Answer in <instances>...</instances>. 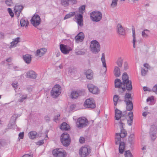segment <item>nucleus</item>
I'll return each mask as SVG.
<instances>
[{
	"label": "nucleus",
	"mask_w": 157,
	"mask_h": 157,
	"mask_svg": "<svg viewBox=\"0 0 157 157\" xmlns=\"http://www.w3.org/2000/svg\"><path fill=\"white\" fill-rule=\"evenodd\" d=\"M20 38L17 37L13 40V41L11 43V47H13L15 45L17 44L20 41Z\"/></svg>",
	"instance_id": "30"
},
{
	"label": "nucleus",
	"mask_w": 157,
	"mask_h": 157,
	"mask_svg": "<svg viewBox=\"0 0 157 157\" xmlns=\"http://www.w3.org/2000/svg\"><path fill=\"white\" fill-rule=\"evenodd\" d=\"M85 74L87 79H91L93 76V72L92 70H88L86 71Z\"/></svg>",
	"instance_id": "20"
},
{
	"label": "nucleus",
	"mask_w": 157,
	"mask_h": 157,
	"mask_svg": "<svg viewBox=\"0 0 157 157\" xmlns=\"http://www.w3.org/2000/svg\"><path fill=\"white\" fill-rule=\"evenodd\" d=\"M121 114H117L115 113V117L116 120H119L121 118Z\"/></svg>",
	"instance_id": "46"
},
{
	"label": "nucleus",
	"mask_w": 157,
	"mask_h": 157,
	"mask_svg": "<svg viewBox=\"0 0 157 157\" xmlns=\"http://www.w3.org/2000/svg\"><path fill=\"white\" fill-rule=\"evenodd\" d=\"M77 21L79 25L80 26H82V19H77Z\"/></svg>",
	"instance_id": "48"
},
{
	"label": "nucleus",
	"mask_w": 157,
	"mask_h": 157,
	"mask_svg": "<svg viewBox=\"0 0 157 157\" xmlns=\"http://www.w3.org/2000/svg\"><path fill=\"white\" fill-rule=\"evenodd\" d=\"M44 142V140H40L38 142L37 144L39 145H41L43 144Z\"/></svg>",
	"instance_id": "62"
},
{
	"label": "nucleus",
	"mask_w": 157,
	"mask_h": 157,
	"mask_svg": "<svg viewBox=\"0 0 157 157\" xmlns=\"http://www.w3.org/2000/svg\"><path fill=\"white\" fill-rule=\"evenodd\" d=\"M87 88L90 92L94 94H98L99 93V90L98 88L91 84H88Z\"/></svg>",
	"instance_id": "11"
},
{
	"label": "nucleus",
	"mask_w": 157,
	"mask_h": 157,
	"mask_svg": "<svg viewBox=\"0 0 157 157\" xmlns=\"http://www.w3.org/2000/svg\"><path fill=\"white\" fill-rule=\"evenodd\" d=\"M23 8V7L22 6H15L14 8V10L21 12Z\"/></svg>",
	"instance_id": "40"
},
{
	"label": "nucleus",
	"mask_w": 157,
	"mask_h": 157,
	"mask_svg": "<svg viewBox=\"0 0 157 157\" xmlns=\"http://www.w3.org/2000/svg\"><path fill=\"white\" fill-rule=\"evenodd\" d=\"M153 91L157 94V84L155 85L153 87Z\"/></svg>",
	"instance_id": "52"
},
{
	"label": "nucleus",
	"mask_w": 157,
	"mask_h": 157,
	"mask_svg": "<svg viewBox=\"0 0 157 157\" xmlns=\"http://www.w3.org/2000/svg\"><path fill=\"white\" fill-rule=\"evenodd\" d=\"M22 157H33V156L31 155L26 154L24 155Z\"/></svg>",
	"instance_id": "64"
},
{
	"label": "nucleus",
	"mask_w": 157,
	"mask_h": 157,
	"mask_svg": "<svg viewBox=\"0 0 157 157\" xmlns=\"http://www.w3.org/2000/svg\"><path fill=\"white\" fill-rule=\"evenodd\" d=\"M128 115L129 116V119H133V115L132 112H129L128 113Z\"/></svg>",
	"instance_id": "51"
},
{
	"label": "nucleus",
	"mask_w": 157,
	"mask_h": 157,
	"mask_svg": "<svg viewBox=\"0 0 157 157\" xmlns=\"http://www.w3.org/2000/svg\"><path fill=\"white\" fill-rule=\"evenodd\" d=\"M85 6L83 5L80 7L79 8V12L80 13H82V11L85 10Z\"/></svg>",
	"instance_id": "53"
},
{
	"label": "nucleus",
	"mask_w": 157,
	"mask_h": 157,
	"mask_svg": "<svg viewBox=\"0 0 157 157\" xmlns=\"http://www.w3.org/2000/svg\"><path fill=\"white\" fill-rule=\"evenodd\" d=\"M124 69L125 70H126L128 68V64L126 62H125L124 64Z\"/></svg>",
	"instance_id": "54"
},
{
	"label": "nucleus",
	"mask_w": 157,
	"mask_h": 157,
	"mask_svg": "<svg viewBox=\"0 0 157 157\" xmlns=\"http://www.w3.org/2000/svg\"><path fill=\"white\" fill-rule=\"evenodd\" d=\"M133 119H130V120L128 121V123L129 125H131L132 123Z\"/></svg>",
	"instance_id": "59"
},
{
	"label": "nucleus",
	"mask_w": 157,
	"mask_h": 157,
	"mask_svg": "<svg viewBox=\"0 0 157 157\" xmlns=\"http://www.w3.org/2000/svg\"><path fill=\"white\" fill-rule=\"evenodd\" d=\"M114 74L115 76L117 77H118L121 75L120 70L118 67L115 66L114 67Z\"/></svg>",
	"instance_id": "21"
},
{
	"label": "nucleus",
	"mask_w": 157,
	"mask_h": 157,
	"mask_svg": "<svg viewBox=\"0 0 157 157\" xmlns=\"http://www.w3.org/2000/svg\"><path fill=\"white\" fill-rule=\"evenodd\" d=\"M53 155L55 157H65L66 152L61 149H55L52 152Z\"/></svg>",
	"instance_id": "5"
},
{
	"label": "nucleus",
	"mask_w": 157,
	"mask_h": 157,
	"mask_svg": "<svg viewBox=\"0 0 157 157\" xmlns=\"http://www.w3.org/2000/svg\"><path fill=\"white\" fill-rule=\"evenodd\" d=\"M30 21L33 26L36 27L40 24L41 20L39 15L35 14L31 19Z\"/></svg>",
	"instance_id": "9"
},
{
	"label": "nucleus",
	"mask_w": 157,
	"mask_h": 157,
	"mask_svg": "<svg viewBox=\"0 0 157 157\" xmlns=\"http://www.w3.org/2000/svg\"><path fill=\"white\" fill-rule=\"evenodd\" d=\"M61 141V142L62 144L65 147H67L70 144L71 140L70 139H64L63 140H62Z\"/></svg>",
	"instance_id": "25"
},
{
	"label": "nucleus",
	"mask_w": 157,
	"mask_h": 157,
	"mask_svg": "<svg viewBox=\"0 0 157 157\" xmlns=\"http://www.w3.org/2000/svg\"><path fill=\"white\" fill-rule=\"evenodd\" d=\"M154 98L153 97L150 98H148L147 99V102L150 101L151 102H152Z\"/></svg>",
	"instance_id": "58"
},
{
	"label": "nucleus",
	"mask_w": 157,
	"mask_h": 157,
	"mask_svg": "<svg viewBox=\"0 0 157 157\" xmlns=\"http://www.w3.org/2000/svg\"><path fill=\"white\" fill-rule=\"evenodd\" d=\"M5 3L8 6H13V3L12 0H6Z\"/></svg>",
	"instance_id": "43"
},
{
	"label": "nucleus",
	"mask_w": 157,
	"mask_h": 157,
	"mask_svg": "<svg viewBox=\"0 0 157 157\" xmlns=\"http://www.w3.org/2000/svg\"><path fill=\"white\" fill-rule=\"evenodd\" d=\"M90 16L92 21L98 22L101 20L102 14L100 11H95L90 13Z\"/></svg>",
	"instance_id": "4"
},
{
	"label": "nucleus",
	"mask_w": 157,
	"mask_h": 157,
	"mask_svg": "<svg viewBox=\"0 0 157 157\" xmlns=\"http://www.w3.org/2000/svg\"><path fill=\"white\" fill-rule=\"evenodd\" d=\"M134 135L133 134H131L128 138V141L131 144L134 142Z\"/></svg>",
	"instance_id": "37"
},
{
	"label": "nucleus",
	"mask_w": 157,
	"mask_h": 157,
	"mask_svg": "<svg viewBox=\"0 0 157 157\" xmlns=\"http://www.w3.org/2000/svg\"><path fill=\"white\" fill-rule=\"evenodd\" d=\"M68 139H70L69 135L67 133L64 132L61 136V140Z\"/></svg>",
	"instance_id": "33"
},
{
	"label": "nucleus",
	"mask_w": 157,
	"mask_h": 157,
	"mask_svg": "<svg viewBox=\"0 0 157 157\" xmlns=\"http://www.w3.org/2000/svg\"><path fill=\"white\" fill-rule=\"evenodd\" d=\"M126 103V108L127 110L131 111L133 109V105L132 101L129 100L128 101H124Z\"/></svg>",
	"instance_id": "18"
},
{
	"label": "nucleus",
	"mask_w": 157,
	"mask_h": 157,
	"mask_svg": "<svg viewBox=\"0 0 157 157\" xmlns=\"http://www.w3.org/2000/svg\"><path fill=\"white\" fill-rule=\"evenodd\" d=\"M60 128L63 131L67 130L69 128V126L66 123L64 122L60 125Z\"/></svg>",
	"instance_id": "22"
},
{
	"label": "nucleus",
	"mask_w": 157,
	"mask_h": 157,
	"mask_svg": "<svg viewBox=\"0 0 157 157\" xmlns=\"http://www.w3.org/2000/svg\"><path fill=\"white\" fill-rule=\"evenodd\" d=\"M27 98V94H25L22 95L20 97V98L18 99V101L20 102H22L25 100Z\"/></svg>",
	"instance_id": "38"
},
{
	"label": "nucleus",
	"mask_w": 157,
	"mask_h": 157,
	"mask_svg": "<svg viewBox=\"0 0 157 157\" xmlns=\"http://www.w3.org/2000/svg\"><path fill=\"white\" fill-rule=\"evenodd\" d=\"M26 75L27 78L34 79L36 78L37 75L34 71H30L27 72Z\"/></svg>",
	"instance_id": "17"
},
{
	"label": "nucleus",
	"mask_w": 157,
	"mask_h": 157,
	"mask_svg": "<svg viewBox=\"0 0 157 157\" xmlns=\"http://www.w3.org/2000/svg\"><path fill=\"white\" fill-rule=\"evenodd\" d=\"M131 94L129 93H126L124 96V101H128L129 100L132 101V98L131 97Z\"/></svg>",
	"instance_id": "29"
},
{
	"label": "nucleus",
	"mask_w": 157,
	"mask_h": 157,
	"mask_svg": "<svg viewBox=\"0 0 157 157\" xmlns=\"http://www.w3.org/2000/svg\"><path fill=\"white\" fill-rule=\"evenodd\" d=\"M15 14V15H16L18 17L19 16L21 12L18 11L16 10H14Z\"/></svg>",
	"instance_id": "63"
},
{
	"label": "nucleus",
	"mask_w": 157,
	"mask_h": 157,
	"mask_svg": "<svg viewBox=\"0 0 157 157\" xmlns=\"http://www.w3.org/2000/svg\"><path fill=\"white\" fill-rule=\"evenodd\" d=\"M127 132L124 129H121L120 133H117L116 134L115 144H119L121 140V138H123L126 136Z\"/></svg>",
	"instance_id": "8"
},
{
	"label": "nucleus",
	"mask_w": 157,
	"mask_h": 157,
	"mask_svg": "<svg viewBox=\"0 0 157 157\" xmlns=\"http://www.w3.org/2000/svg\"><path fill=\"white\" fill-rule=\"evenodd\" d=\"M91 152V149L89 147H82L79 150V154L82 157H86Z\"/></svg>",
	"instance_id": "6"
},
{
	"label": "nucleus",
	"mask_w": 157,
	"mask_h": 157,
	"mask_svg": "<svg viewBox=\"0 0 157 157\" xmlns=\"http://www.w3.org/2000/svg\"><path fill=\"white\" fill-rule=\"evenodd\" d=\"M150 31L149 30L145 29L142 32V36L144 38H147L149 36Z\"/></svg>",
	"instance_id": "27"
},
{
	"label": "nucleus",
	"mask_w": 157,
	"mask_h": 157,
	"mask_svg": "<svg viewBox=\"0 0 157 157\" xmlns=\"http://www.w3.org/2000/svg\"><path fill=\"white\" fill-rule=\"evenodd\" d=\"M75 53L76 55H83L84 54L85 52H83L81 51H76L75 52Z\"/></svg>",
	"instance_id": "50"
},
{
	"label": "nucleus",
	"mask_w": 157,
	"mask_h": 157,
	"mask_svg": "<svg viewBox=\"0 0 157 157\" xmlns=\"http://www.w3.org/2000/svg\"><path fill=\"white\" fill-rule=\"evenodd\" d=\"M118 0H112L110 6L112 8H114L117 6V4Z\"/></svg>",
	"instance_id": "39"
},
{
	"label": "nucleus",
	"mask_w": 157,
	"mask_h": 157,
	"mask_svg": "<svg viewBox=\"0 0 157 157\" xmlns=\"http://www.w3.org/2000/svg\"><path fill=\"white\" fill-rule=\"evenodd\" d=\"M147 69L145 70L144 69H142L141 75L142 76H145L147 74Z\"/></svg>",
	"instance_id": "47"
},
{
	"label": "nucleus",
	"mask_w": 157,
	"mask_h": 157,
	"mask_svg": "<svg viewBox=\"0 0 157 157\" xmlns=\"http://www.w3.org/2000/svg\"><path fill=\"white\" fill-rule=\"evenodd\" d=\"M23 58L25 63L27 64H29L31 62L32 56L30 55L26 54L23 56Z\"/></svg>",
	"instance_id": "15"
},
{
	"label": "nucleus",
	"mask_w": 157,
	"mask_h": 157,
	"mask_svg": "<svg viewBox=\"0 0 157 157\" xmlns=\"http://www.w3.org/2000/svg\"><path fill=\"white\" fill-rule=\"evenodd\" d=\"M132 37H133V46L134 48L136 47L135 42H136V35L135 31L134 28L132 29Z\"/></svg>",
	"instance_id": "28"
},
{
	"label": "nucleus",
	"mask_w": 157,
	"mask_h": 157,
	"mask_svg": "<svg viewBox=\"0 0 157 157\" xmlns=\"http://www.w3.org/2000/svg\"><path fill=\"white\" fill-rule=\"evenodd\" d=\"M5 34L3 33L0 32V39H3L4 37Z\"/></svg>",
	"instance_id": "60"
},
{
	"label": "nucleus",
	"mask_w": 157,
	"mask_h": 157,
	"mask_svg": "<svg viewBox=\"0 0 157 157\" xmlns=\"http://www.w3.org/2000/svg\"><path fill=\"white\" fill-rule=\"evenodd\" d=\"M101 60L102 63V65L103 67H106V63L105 62V56L104 53L102 54V56L101 58Z\"/></svg>",
	"instance_id": "35"
},
{
	"label": "nucleus",
	"mask_w": 157,
	"mask_h": 157,
	"mask_svg": "<svg viewBox=\"0 0 157 157\" xmlns=\"http://www.w3.org/2000/svg\"><path fill=\"white\" fill-rule=\"evenodd\" d=\"M124 155L125 157H132V155L129 150L125 151Z\"/></svg>",
	"instance_id": "44"
},
{
	"label": "nucleus",
	"mask_w": 157,
	"mask_h": 157,
	"mask_svg": "<svg viewBox=\"0 0 157 157\" xmlns=\"http://www.w3.org/2000/svg\"><path fill=\"white\" fill-rule=\"evenodd\" d=\"M149 134L151 140L152 141H154L157 137L156 133H149Z\"/></svg>",
	"instance_id": "41"
},
{
	"label": "nucleus",
	"mask_w": 157,
	"mask_h": 157,
	"mask_svg": "<svg viewBox=\"0 0 157 157\" xmlns=\"http://www.w3.org/2000/svg\"><path fill=\"white\" fill-rule=\"evenodd\" d=\"M84 37V34L82 32H81L75 36V40L76 43H78L83 41Z\"/></svg>",
	"instance_id": "13"
},
{
	"label": "nucleus",
	"mask_w": 157,
	"mask_h": 157,
	"mask_svg": "<svg viewBox=\"0 0 157 157\" xmlns=\"http://www.w3.org/2000/svg\"><path fill=\"white\" fill-rule=\"evenodd\" d=\"M90 48L93 53H97L100 50V46L99 43L96 40L92 41L90 45Z\"/></svg>",
	"instance_id": "2"
},
{
	"label": "nucleus",
	"mask_w": 157,
	"mask_h": 157,
	"mask_svg": "<svg viewBox=\"0 0 157 157\" xmlns=\"http://www.w3.org/2000/svg\"><path fill=\"white\" fill-rule=\"evenodd\" d=\"M28 136L29 138L31 139H34L38 136V135L35 131L30 132L28 133Z\"/></svg>",
	"instance_id": "19"
},
{
	"label": "nucleus",
	"mask_w": 157,
	"mask_h": 157,
	"mask_svg": "<svg viewBox=\"0 0 157 157\" xmlns=\"http://www.w3.org/2000/svg\"><path fill=\"white\" fill-rule=\"evenodd\" d=\"M119 153L122 154L124 151V149L125 147V144L123 142H121L119 143Z\"/></svg>",
	"instance_id": "23"
},
{
	"label": "nucleus",
	"mask_w": 157,
	"mask_h": 157,
	"mask_svg": "<svg viewBox=\"0 0 157 157\" xmlns=\"http://www.w3.org/2000/svg\"><path fill=\"white\" fill-rule=\"evenodd\" d=\"M29 23L27 21H26L24 18H22L20 20V24L21 26H27Z\"/></svg>",
	"instance_id": "31"
},
{
	"label": "nucleus",
	"mask_w": 157,
	"mask_h": 157,
	"mask_svg": "<svg viewBox=\"0 0 157 157\" xmlns=\"http://www.w3.org/2000/svg\"><path fill=\"white\" fill-rule=\"evenodd\" d=\"M12 86L15 89H17L18 86L17 82H15L14 83H13L12 84Z\"/></svg>",
	"instance_id": "56"
},
{
	"label": "nucleus",
	"mask_w": 157,
	"mask_h": 157,
	"mask_svg": "<svg viewBox=\"0 0 157 157\" xmlns=\"http://www.w3.org/2000/svg\"><path fill=\"white\" fill-rule=\"evenodd\" d=\"M123 62V59L121 57L118 58L117 60V64L118 67H121L122 66V63Z\"/></svg>",
	"instance_id": "32"
},
{
	"label": "nucleus",
	"mask_w": 157,
	"mask_h": 157,
	"mask_svg": "<svg viewBox=\"0 0 157 157\" xmlns=\"http://www.w3.org/2000/svg\"><path fill=\"white\" fill-rule=\"evenodd\" d=\"M87 120L84 117L78 118L76 122V126L79 128L85 127L87 125Z\"/></svg>",
	"instance_id": "7"
},
{
	"label": "nucleus",
	"mask_w": 157,
	"mask_h": 157,
	"mask_svg": "<svg viewBox=\"0 0 157 157\" xmlns=\"http://www.w3.org/2000/svg\"><path fill=\"white\" fill-rule=\"evenodd\" d=\"M62 5L64 6H67L69 5V0H61Z\"/></svg>",
	"instance_id": "42"
},
{
	"label": "nucleus",
	"mask_w": 157,
	"mask_h": 157,
	"mask_svg": "<svg viewBox=\"0 0 157 157\" xmlns=\"http://www.w3.org/2000/svg\"><path fill=\"white\" fill-rule=\"evenodd\" d=\"M79 142L80 143H83L85 142V138L84 137H81L79 139Z\"/></svg>",
	"instance_id": "57"
},
{
	"label": "nucleus",
	"mask_w": 157,
	"mask_h": 157,
	"mask_svg": "<svg viewBox=\"0 0 157 157\" xmlns=\"http://www.w3.org/2000/svg\"><path fill=\"white\" fill-rule=\"evenodd\" d=\"M113 100L114 105L115 106H117V103L118 101H122L121 99H120L119 96L117 95H115L114 96Z\"/></svg>",
	"instance_id": "24"
},
{
	"label": "nucleus",
	"mask_w": 157,
	"mask_h": 157,
	"mask_svg": "<svg viewBox=\"0 0 157 157\" xmlns=\"http://www.w3.org/2000/svg\"><path fill=\"white\" fill-rule=\"evenodd\" d=\"M78 96V93L76 91H73L71 94V97L72 99H75Z\"/></svg>",
	"instance_id": "34"
},
{
	"label": "nucleus",
	"mask_w": 157,
	"mask_h": 157,
	"mask_svg": "<svg viewBox=\"0 0 157 157\" xmlns=\"http://www.w3.org/2000/svg\"><path fill=\"white\" fill-rule=\"evenodd\" d=\"M75 12H71L68 14H66L64 18V19L65 20L75 15Z\"/></svg>",
	"instance_id": "36"
},
{
	"label": "nucleus",
	"mask_w": 157,
	"mask_h": 157,
	"mask_svg": "<svg viewBox=\"0 0 157 157\" xmlns=\"http://www.w3.org/2000/svg\"><path fill=\"white\" fill-rule=\"evenodd\" d=\"M69 5L70 4L73 5L76 4L77 3L76 0H69Z\"/></svg>",
	"instance_id": "49"
},
{
	"label": "nucleus",
	"mask_w": 157,
	"mask_h": 157,
	"mask_svg": "<svg viewBox=\"0 0 157 157\" xmlns=\"http://www.w3.org/2000/svg\"><path fill=\"white\" fill-rule=\"evenodd\" d=\"M8 12L9 13L11 17H13L14 16V13H13L11 9L10 8H8Z\"/></svg>",
	"instance_id": "45"
},
{
	"label": "nucleus",
	"mask_w": 157,
	"mask_h": 157,
	"mask_svg": "<svg viewBox=\"0 0 157 157\" xmlns=\"http://www.w3.org/2000/svg\"><path fill=\"white\" fill-rule=\"evenodd\" d=\"M47 51V49L45 48L38 49L36 51V55L41 57L45 54Z\"/></svg>",
	"instance_id": "16"
},
{
	"label": "nucleus",
	"mask_w": 157,
	"mask_h": 157,
	"mask_svg": "<svg viewBox=\"0 0 157 157\" xmlns=\"http://www.w3.org/2000/svg\"><path fill=\"white\" fill-rule=\"evenodd\" d=\"M122 82L120 79L117 78L115 81V86L116 88H120L121 87L123 91L126 89L130 91L132 90V82L128 79V76L126 72L124 73L122 77Z\"/></svg>",
	"instance_id": "1"
},
{
	"label": "nucleus",
	"mask_w": 157,
	"mask_h": 157,
	"mask_svg": "<svg viewBox=\"0 0 157 157\" xmlns=\"http://www.w3.org/2000/svg\"><path fill=\"white\" fill-rule=\"evenodd\" d=\"M157 127L155 125H151L150 127L149 133H157Z\"/></svg>",
	"instance_id": "26"
},
{
	"label": "nucleus",
	"mask_w": 157,
	"mask_h": 157,
	"mask_svg": "<svg viewBox=\"0 0 157 157\" xmlns=\"http://www.w3.org/2000/svg\"><path fill=\"white\" fill-rule=\"evenodd\" d=\"M75 17L77 18V19H82V16L81 14H78L75 15Z\"/></svg>",
	"instance_id": "55"
},
{
	"label": "nucleus",
	"mask_w": 157,
	"mask_h": 157,
	"mask_svg": "<svg viewBox=\"0 0 157 157\" xmlns=\"http://www.w3.org/2000/svg\"><path fill=\"white\" fill-rule=\"evenodd\" d=\"M117 33L120 35H124L125 34V29L121 24H118L117 27Z\"/></svg>",
	"instance_id": "14"
},
{
	"label": "nucleus",
	"mask_w": 157,
	"mask_h": 157,
	"mask_svg": "<svg viewBox=\"0 0 157 157\" xmlns=\"http://www.w3.org/2000/svg\"><path fill=\"white\" fill-rule=\"evenodd\" d=\"M61 88L59 85H56L51 91V94L53 98H57L61 93Z\"/></svg>",
	"instance_id": "3"
},
{
	"label": "nucleus",
	"mask_w": 157,
	"mask_h": 157,
	"mask_svg": "<svg viewBox=\"0 0 157 157\" xmlns=\"http://www.w3.org/2000/svg\"><path fill=\"white\" fill-rule=\"evenodd\" d=\"M84 106L86 108L93 109L95 107L96 105L94 101L93 98L87 99L85 101Z\"/></svg>",
	"instance_id": "10"
},
{
	"label": "nucleus",
	"mask_w": 157,
	"mask_h": 157,
	"mask_svg": "<svg viewBox=\"0 0 157 157\" xmlns=\"http://www.w3.org/2000/svg\"><path fill=\"white\" fill-rule=\"evenodd\" d=\"M19 136L21 139H23L24 137L23 132H21L19 134Z\"/></svg>",
	"instance_id": "61"
},
{
	"label": "nucleus",
	"mask_w": 157,
	"mask_h": 157,
	"mask_svg": "<svg viewBox=\"0 0 157 157\" xmlns=\"http://www.w3.org/2000/svg\"><path fill=\"white\" fill-rule=\"evenodd\" d=\"M60 48L62 52L64 54H68L69 52L72 50V49L70 47L63 44H60Z\"/></svg>",
	"instance_id": "12"
}]
</instances>
